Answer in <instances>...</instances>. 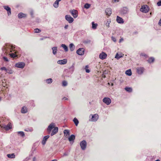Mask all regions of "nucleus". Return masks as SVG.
I'll list each match as a JSON object with an SVG mask.
<instances>
[{
	"label": "nucleus",
	"mask_w": 161,
	"mask_h": 161,
	"mask_svg": "<svg viewBox=\"0 0 161 161\" xmlns=\"http://www.w3.org/2000/svg\"><path fill=\"white\" fill-rule=\"evenodd\" d=\"M15 48L12 45L6 44L2 48V50L4 54L9 55L12 58H15L18 56V55L16 54L17 52Z\"/></svg>",
	"instance_id": "f257e3e1"
},
{
	"label": "nucleus",
	"mask_w": 161,
	"mask_h": 161,
	"mask_svg": "<svg viewBox=\"0 0 161 161\" xmlns=\"http://www.w3.org/2000/svg\"><path fill=\"white\" fill-rule=\"evenodd\" d=\"M56 127V125L54 123H51L48 126L47 129V131L49 134H50L52 130Z\"/></svg>",
	"instance_id": "f03ea898"
},
{
	"label": "nucleus",
	"mask_w": 161,
	"mask_h": 161,
	"mask_svg": "<svg viewBox=\"0 0 161 161\" xmlns=\"http://www.w3.org/2000/svg\"><path fill=\"white\" fill-rule=\"evenodd\" d=\"M25 66V63L23 62H19L16 63L14 65L15 67L21 69H23Z\"/></svg>",
	"instance_id": "7ed1b4c3"
},
{
	"label": "nucleus",
	"mask_w": 161,
	"mask_h": 161,
	"mask_svg": "<svg viewBox=\"0 0 161 161\" xmlns=\"http://www.w3.org/2000/svg\"><path fill=\"white\" fill-rule=\"evenodd\" d=\"M140 10L141 12L143 13H146L148 11L149 9L147 5H144L142 6Z\"/></svg>",
	"instance_id": "20e7f679"
},
{
	"label": "nucleus",
	"mask_w": 161,
	"mask_h": 161,
	"mask_svg": "<svg viewBox=\"0 0 161 161\" xmlns=\"http://www.w3.org/2000/svg\"><path fill=\"white\" fill-rule=\"evenodd\" d=\"M70 12L74 18H75L77 17L78 13L76 10L74 9L70 10Z\"/></svg>",
	"instance_id": "39448f33"
},
{
	"label": "nucleus",
	"mask_w": 161,
	"mask_h": 161,
	"mask_svg": "<svg viewBox=\"0 0 161 161\" xmlns=\"http://www.w3.org/2000/svg\"><path fill=\"white\" fill-rule=\"evenodd\" d=\"M65 18L69 23H71L74 21V19L70 15H67L65 16Z\"/></svg>",
	"instance_id": "423d86ee"
},
{
	"label": "nucleus",
	"mask_w": 161,
	"mask_h": 161,
	"mask_svg": "<svg viewBox=\"0 0 161 161\" xmlns=\"http://www.w3.org/2000/svg\"><path fill=\"white\" fill-rule=\"evenodd\" d=\"M80 145L81 149L83 150H84L86 147V142L85 140L82 141L80 142Z\"/></svg>",
	"instance_id": "0eeeda50"
},
{
	"label": "nucleus",
	"mask_w": 161,
	"mask_h": 161,
	"mask_svg": "<svg viewBox=\"0 0 161 161\" xmlns=\"http://www.w3.org/2000/svg\"><path fill=\"white\" fill-rule=\"evenodd\" d=\"M103 102L107 105H108L111 103L110 99L108 97H104L103 99Z\"/></svg>",
	"instance_id": "6e6552de"
},
{
	"label": "nucleus",
	"mask_w": 161,
	"mask_h": 161,
	"mask_svg": "<svg viewBox=\"0 0 161 161\" xmlns=\"http://www.w3.org/2000/svg\"><path fill=\"white\" fill-rule=\"evenodd\" d=\"M92 116V119L90 120L91 121H96L98 119L99 116L97 114H95L93 115H91Z\"/></svg>",
	"instance_id": "1a4fd4ad"
},
{
	"label": "nucleus",
	"mask_w": 161,
	"mask_h": 161,
	"mask_svg": "<svg viewBox=\"0 0 161 161\" xmlns=\"http://www.w3.org/2000/svg\"><path fill=\"white\" fill-rule=\"evenodd\" d=\"M129 10L126 7L123 8L121 10L120 13L121 14H125L128 13Z\"/></svg>",
	"instance_id": "9d476101"
},
{
	"label": "nucleus",
	"mask_w": 161,
	"mask_h": 161,
	"mask_svg": "<svg viewBox=\"0 0 161 161\" xmlns=\"http://www.w3.org/2000/svg\"><path fill=\"white\" fill-rule=\"evenodd\" d=\"M85 50L83 48H80L76 51L77 53L80 55L84 54Z\"/></svg>",
	"instance_id": "9b49d317"
},
{
	"label": "nucleus",
	"mask_w": 161,
	"mask_h": 161,
	"mask_svg": "<svg viewBox=\"0 0 161 161\" xmlns=\"http://www.w3.org/2000/svg\"><path fill=\"white\" fill-rule=\"evenodd\" d=\"M3 8L7 11L8 14V16L10 15L11 14V10L10 7L8 6H3Z\"/></svg>",
	"instance_id": "f8f14e48"
},
{
	"label": "nucleus",
	"mask_w": 161,
	"mask_h": 161,
	"mask_svg": "<svg viewBox=\"0 0 161 161\" xmlns=\"http://www.w3.org/2000/svg\"><path fill=\"white\" fill-rule=\"evenodd\" d=\"M107 57V54L103 52L99 55V58L102 59H105Z\"/></svg>",
	"instance_id": "ddd939ff"
},
{
	"label": "nucleus",
	"mask_w": 161,
	"mask_h": 161,
	"mask_svg": "<svg viewBox=\"0 0 161 161\" xmlns=\"http://www.w3.org/2000/svg\"><path fill=\"white\" fill-rule=\"evenodd\" d=\"M75 139V136L74 135H72L68 138V140L70 142V143L72 144L74 142V140Z\"/></svg>",
	"instance_id": "4468645a"
},
{
	"label": "nucleus",
	"mask_w": 161,
	"mask_h": 161,
	"mask_svg": "<svg viewBox=\"0 0 161 161\" xmlns=\"http://www.w3.org/2000/svg\"><path fill=\"white\" fill-rule=\"evenodd\" d=\"M105 12L106 15L108 16H109L112 14V9L110 8H107L105 10Z\"/></svg>",
	"instance_id": "2eb2a0df"
},
{
	"label": "nucleus",
	"mask_w": 161,
	"mask_h": 161,
	"mask_svg": "<svg viewBox=\"0 0 161 161\" xmlns=\"http://www.w3.org/2000/svg\"><path fill=\"white\" fill-rule=\"evenodd\" d=\"M58 127H55L53 129L52 131L51 134V136H53L55 134H56L58 132Z\"/></svg>",
	"instance_id": "dca6fc26"
},
{
	"label": "nucleus",
	"mask_w": 161,
	"mask_h": 161,
	"mask_svg": "<svg viewBox=\"0 0 161 161\" xmlns=\"http://www.w3.org/2000/svg\"><path fill=\"white\" fill-rule=\"evenodd\" d=\"M116 21L119 24H123L124 23L123 19L118 16L117 17Z\"/></svg>",
	"instance_id": "f3484780"
},
{
	"label": "nucleus",
	"mask_w": 161,
	"mask_h": 161,
	"mask_svg": "<svg viewBox=\"0 0 161 161\" xmlns=\"http://www.w3.org/2000/svg\"><path fill=\"white\" fill-rule=\"evenodd\" d=\"M144 71V69L142 67H138L137 68V72L139 74H142Z\"/></svg>",
	"instance_id": "a211bd4d"
},
{
	"label": "nucleus",
	"mask_w": 161,
	"mask_h": 161,
	"mask_svg": "<svg viewBox=\"0 0 161 161\" xmlns=\"http://www.w3.org/2000/svg\"><path fill=\"white\" fill-rule=\"evenodd\" d=\"M28 112V109L25 106H23L21 108V112L23 114H25Z\"/></svg>",
	"instance_id": "6ab92c4d"
},
{
	"label": "nucleus",
	"mask_w": 161,
	"mask_h": 161,
	"mask_svg": "<svg viewBox=\"0 0 161 161\" xmlns=\"http://www.w3.org/2000/svg\"><path fill=\"white\" fill-rule=\"evenodd\" d=\"M12 126L10 123H9L7 125H5L3 128L6 130H8L11 128Z\"/></svg>",
	"instance_id": "aec40b11"
},
{
	"label": "nucleus",
	"mask_w": 161,
	"mask_h": 161,
	"mask_svg": "<svg viewBox=\"0 0 161 161\" xmlns=\"http://www.w3.org/2000/svg\"><path fill=\"white\" fill-rule=\"evenodd\" d=\"M49 137V135L46 136L44 137L42 141V144L43 145H44L46 143V141Z\"/></svg>",
	"instance_id": "412c9836"
},
{
	"label": "nucleus",
	"mask_w": 161,
	"mask_h": 161,
	"mask_svg": "<svg viewBox=\"0 0 161 161\" xmlns=\"http://www.w3.org/2000/svg\"><path fill=\"white\" fill-rule=\"evenodd\" d=\"M18 18L19 19L25 18L26 17V15L22 13H20L18 15Z\"/></svg>",
	"instance_id": "4be33fe9"
},
{
	"label": "nucleus",
	"mask_w": 161,
	"mask_h": 161,
	"mask_svg": "<svg viewBox=\"0 0 161 161\" xmlns=\"http://www.w3.org/2000/svg\"><path fill=\"white\" fill-rule=\"evenodd\" d=\"M64 135L65 136L67 137L69 135V130H65L64 131Z\"/></svg>",
	"instance_id": "5701e85b"
},
{
	"label": "nucleus",
	"mask_w": 161,
	"mask_h": 161,
	"mask_svg": "<svg viewBox=\"0 0 161 161\" xmlns=\"http://www.w3.org/2000/svg\"><path fill=\"white\" fill-rule=\"evenodd\" d=\"M124 56V54L122 53L118 54L117 53L115 57V58L117 59H119L120 58Z\"/></svg>",
	"instance_id": "b1692460"
},
{
	"label": "nucleus",
	"mask_w": 161,
	"mask_h": 161,
	"mask_svg": "<svg viewBox=\"0 0 161 161\" xmlns=\"http://www.w3.org/2000/svg\"><path fill=\"white\" fill-rule=\"evenodd\" d=\"M52 50H53V54L55 55L57 51V47H53L52 48Z\"/></svg>",
	"instance_id": "393cba45"
},
{
	"label": "nucleus",
	"mask_w": 161,
	"mask_h": 161,
	"mask_svg": "<svg viewBox=\"0 0 161 161\" xmlns=\"http://www.w3.org/2000/svg\"><path fill=\"white\" fill-rule=\"evenodd\" d=\"M7 156L8 158H15V155L14 153L8 154Z\"/></svg>",
	"instance_id": "a878e982"
},
{
	"label": "nucleus",
	"mask_w": 161,
	"mask_h": 161,
	"mask_svg": "<svg viewBox=\"0 0 161 161\" xmlns=\"http://www.w3.org/2000/svg\"><path fill=\"white\" fill-rule=\"evenodd\" d=\"M6 72L9 74H11L13 73L14 71L10 68H7Z\"/></svg>",
	"instance_id": "bb28decb"
},
{
	"label": "nucleus",
	"mask_w": 161,
	"mask_h": 161,
	"mask_svg": "<svg viewBox=\"0 0 161 161\" xmlns=\"http://www.w3.org/2000/svg\"><path fill=\"white\" fill-rule=\"evenodd\" d=\"M61 47H62L64 49L65 52H67L68 51V48L65 45L62 44L61 45Z\"/></svg>",
	"instance_id": "cd10ccee"
},
{
	"label": "nucleus",
	"mask_w": 161,
	"mask_h": 161,
	"mask_svg": "<svg viewBox=\"0 0 161 161\" xmlns=\"http://www.w3.org/2000/svg\"><path fill=\"white\" fill-rule=\"evenodd\" d=\"M69 48L70 51H73L74 50L75 48V47L73 44L71 43L70 44Z\"/></svg>",
	"instance_id": "c85d7f7f"
},
{
	"label": "nucleus",
	"mask_w": 161,
	"mask_h": 161,
	"mask_svg": "<svg viewBox=\"0 0 161 161\" xmlns=\"http://www.w3.org/2000/svg\"><path fill=\"white\" fill-rule=\"evenodd\" d=\"M17 133L18 135L21 136L22 137H24L25 136L24 132L23 131H18L17 132Z\"/></svg>",
	"instance_id": "c756f323"
},
{
	"label": "nucleus",
	"mask_w": 161,
	"mask_h": 161,
	"mask_svg": "<svg viewBox=\"0 0 161 161\" xmlns=\"http://www.w3.org/2000/svg\"><path fill=\"white\" fill-rule=\"evenodd\" d=\"M56 1L53 4V6L54 7L57 8L58 7L59 1Z\"/></svg>",
	"instance_id": "7c9ffc66"
},
{
	"label": "nucleus",
	"mask_w": 161,
	"mask_h": 161,
	"mask_svg": "<svg viewBox=\"0 0 161 161\" xmlns=\"http://www.w3.org/2000/svg\"><path fill=\"white\" fill-rule=\"evenodd\" d=\"M125 74L126 75L129 76H130L132 74L131 70L130 69L126 70L125 72Z\"/></svg>",
	"instance_id": "2f4dec72"
},
{
	"label": "nucleus",
	"mask_w": 161,
	"mask_h": 161,
	"mask_svg": "<svg viewBox=\"0 0 161 161\" xmlns=\"http://www.w3.org/2000/svg\"><path fill=\"white\" fill-rule=\"evenodd\" d=\"M25 130L27 132H32L33 130V129L32 127H30L25 129Z\"/></svg>",
	"instance_id": "473e14b6"
},
{
	"label": "nucleus",
	"mask_w": 161,
	"mask_h": 161,
	"mask_svg": "<svg viewBox=\"0 0 161 161\" xmlns=\"http://www.w3.org/2000/svg\"><path fill=\"white\" fill-rule=\"evenodd\" d=\"M67 62V59H64L63 60H61V64H64Z\"/></svg>",
	"instance_id": "72a5a7b5"
},
{
	"label": "nucleus",
	"mask_w": 161,
	"mask_h": 161,
	"mask_svg": "<svg viewBox=\"0 0 161 161\" xmlns=\"http://www.w3.org/2000/svg\"><path fill=\"white\" fill-rule=\"evenodd\" d=\"M47 84H51L53 82V80L51 78H49L45 80Z\"/></svg>",
	"instance_id": "f704fd0d"
},
{
	"label": "nucleus",
	"mask_w": 161,
	"mask_h": 161,
	"mask_svg": "<svg viewBox=\"0 0 161 161\" xmlns=\"http://www.w3.org/2000/svg\"><path fill=\"white\" fill-rule=\"evenodd\" d=\"M75 124V125L77 126L79 123V121L78 120L75 118H74L73 120Z\"/></svg>",
	"instance_id": "c9c22d12"
},
{
	"label": "nucleus",
	"mask_w": 161,
	"mask_h": 161,
	"mask_svg": "<svg viewBox=\"0 0 161 161\" xmlns=\"http://www.w3.org/2000/svg\"><path fill=\"white\" fill-rule=\"evenodd\" d=\"M154 59L153 57L150 58L148 60H147L148 62L149 63H151L153 62L154 61Z\"/></svg>",
	"instance_id": "e433bc0d"
},
{
	"label": "nucleus",
	"mask_w": 161,
	"mask_h": 161,
	"mask_svg": "<svg viewBox=\"0 0 161 161\" xmlns=\"http://www.w3.org/2000/svg\"><path fill=\"white\" fill-rule=\"evenodd\" d=\"M125 89L127 91L129 92H130L132 91V89L130 87H126L125 88Z\"/></svg>",
	"instance_id": "4c0bfd02"
},
{
	"label": "nucleus",
	"mask_w": 161,
	"mask_h": 161,
	"mask_svg": "<svg viewBox=\"0 0 161 161\" xmlns=\"http://www.w3.org/2000/svg\"><path fill=\"white\" fill-rule=\"evenodd\" d=\"M92 28L93 29H96L97 28V24H94V22H92Z\"/></svg>",
	"instance_id": "58836bf2"
},
{
	"label": "nucleus",
	"mask_w": 161,
	"mask_h": 161,
	"mask_svg": "<svg viewBox=\"0 0 161 161\" xmlns=\"http://www.w3.org/2000/svg\"><path fill=\"white\" fill-rule=\"evenodd\" d=\"M111 21L110 20H108L105 23V25H106V26L108 27H109V24L110 23Z\"/></svg>",
	"instance_id": "ea45409f"
},
{
	"label": "nucleus",
	"mask_w": 161,
	"mask_h": 161,
	"mask_svg": "<svg viewBox=\"0 0 161 161\" xmlns=\"http://www.w3.org/2000/svg\"><path fill=\"white\" fill-rule=\"evenodd\" d=\"M90 4L89 3H86L84 6V7L86 9H88L90 7Z\"/></svg>",
	"instance_id": "a19ab883"
},
{
	"label": "nucleus",
	"mask_w": 161,
	"mask_h": 161,
	"mask_svg": "<svg viewBox=\"0 0 161 161\" xmlns=\"http://www.w3.org/2000/svg\"><path fill=\"white\" fill-rule=\"evenodd\" d=\"M41 30L38 28H36L34 30V32L35 33H37L40 32Z\"/></svg>",
	"instance_id": "79ce46f5"
},
{
	"label": "nucleus",
	"mask_w": 161,
	"mask_h": 161,
	"mask_svg": "<svg viewBox=\"0 0 161 161\" xmlns=\"http://www.w3.org/2000/svg\"><path fill=\"white\" fill-rule=\"evenodd\" d=\"M67 82L66 81H64L62 82V86H66L67 85Z\"/></svg>",
	"instance_id": "37998d69"
},
{
	"label": "nucleus",
	"mask_w": 161,
	"mask_h": 161,
	"mask_svg": "<svg viewBox=\"0 0 161 161\" xmlns=\"http://www.w3.org/2000/svg\"><path fill=\"white\" fill-rule=\"evenodd\" d=\"M3 58L5 61L8 62L9 61L8 58L5 56H3Z\"/></svg>",
	"instance_id": "c03bdc74"
},
{
	"label": "nucleus",
	"mask_w": 161,
	"mask_h": 161,
	"mask_svg": "<svg viewBox=\"0 0 161 161\" xmlns=\"http://www.w3.org/2000/svg\"><path fill=\"white\" fill-rule=\"evenodd\" d=\"M7 68H6L5 67H2L0 69L1 70H4L6 72L7 71Z\"/></svg>",
	"instance_id": "a18cd8bd"
},
{
	"label": "nucleus",
	"mask_w": 161,
	"mask_h": 161,
	"mask_svg": "<svg viewBox=\"0 0 161 161\" xmlns=\"http://www.w3.org/2000/svg\"><path fill=\"white\" fill-rule=\"evenodd\" d=\"M112 39L114 42H115L116 41V38L114 37H112Z\"/></svg>",
	"instance_id": "49530a36"
},
{
	"label": "nucleus",
	"mask_w": 161,
	"mask_h": 161,
	"mask_svg": "<svg viewBox=\"0 0 161 161\" xmlns=\"http://www.w3.org/2000/svg\"><path fill=\"white\" fill-rule=\"evenodd\" d=\"M158 5V6H161V1H160L158 2L157 3Z\"/></svg>",
	"instance_id": "de8ad7c7"
},
{
	"label": "nucleus",
	"mask_w": 161,
	"mask_h": 161,
	"mask_svg": "<svg viewBox=\"0 0 161 161\" xmlns=\"http://www.w3.org/2000/svg\"><path fill=\"white\" fill-rule=\"evenodd\" d=\"M30 159V158L28 157H27L26 158L25 160H24L23 161H27L29 160Z\"/></svg>",
	"instance_id": "09e8293b"
},
{
	"label": "nucleus",
	"mask_w": 161,
	"mask_h": 161,
	"mask_svg": "<svg viewBox=\"0 0 161 161\" xmlns=\"http://www.w3.org/2000/svg\"><path fill=\"white\" fill-rule=\"evenodd\" d=\"M158 25L161 26V19L159 20V22H158Z\"/></svg>",
	"instance_id": "8fccbe9b"
},
{
	"label": "nucleus",
	"mask_w": 161,
	"mask_h": 161,
	"mask_svg": "<svg viewBox=\"0 0 161 161\" xmlns=\"http://www.w3.org/2000/svg\"><path fill=\"white\" fill-rule=\"evenodd\" d=\"M123 40H124L122 38H121L120 39V40H119V43L121 42H123Z\"/></svg>",
	"instance_id": "3c124183"
},
{
	"label": "nucleus",
	"mask_w": 161,
	"mask_h": 161,
	"mask_svg": "<svg viewBox=\"0 0 161 161\" xmlns=\"http://www.w3.org/2000/svg\"><path fill=\"white\" fill-rule=\"evenodd\" d=\"M68 25H66L64 27V28L65 29H67L68 28Z\"/></svg>",
	"instance_id": "603ef678"
},
{
	"label": "nucleus",
	"mask_w": 161,
	"mask_h": 161,
	"mask_svg": "<svg viewBox=\"0 0 161 161\" xmlns=\"http://www.w3.org/2000/svg\"><path fill=\"white\" fill-rule=\"evenodd\" d=\"M36 160V158L35 157H34L33 158V161H35Z\"/></svg>",
	"instance_id": "864d4df0"
},
{
	"label": "nucleus",
	"mask_w": 161,
	"mask_h": 161,
	"mask_svg": "<svg viewBox=\"0 0 161 161\" xmlns=\"http://www.w3.org/2000/svg\"><path fill=\"white\" fill-rule=\"evenodd\" d=\"M86 71L87 73H89L90 72V70L88 69H86Z\"/></svg>",
	"instance_id": "5fc2aeb1"
},
{
	"label": "nucleus",
	"mask_w": 161,
	"mask_h": 161,
	"mask_svg": "<svg viewBox=\"0 0 161 161\" xmlns=\"http://www.w3.org/2000/svg\"><path fill=\"white\" fill-rule=\"evenodd\" d=\"M68 99V98L67 97H64L63 98V99H64V100H67Z\"/></svg>",
	"instance_id": "6e6d98bb"
},
{
	"label": "nucleus",
	"mask_w": 161,
	"mask_h": 161,
	"mask_svg": "<svg viewBox=\"0 0 161 161\" xmlns=\"http://www.w3.org/2000/svg\"><path fill=\"white\" fill-rule=\"evenodd\" d=\"M57 63L58 64H60V60L58 61Z\"/></svg>",
	"instance_id": "4d7b16f0"
},
{
	"label": "nucleus",
	"mask_w": 161,
	"mask_h": 161,
	"mask_svg": "<svg viewBox=\"0 0 161 161\" xmlns=\"http://www.w3.org/2000/svg\"><path fill=\"white\" fill-rule=\"evenodd\" d=\"M30 13L31 15H33V13L32 11H31L30 12Z\"/></svg>",
	"instance_id": "13d9d810"
},
{
	"label": "nucleus",
	"mask_w": 161,
	"mask_h": 161,
	"mask_svg": "<svg viewBox=\"0 0 161 161\" xmlns=\"http://www.w3.org/2000/svg\"><path fill=\"white\" fill-rule=\"evenodd\" d=\"M43 37H44V39H45L47 38H49V37H47V36H44Z\"/></svg>",
	"instance_id": "bf43d9fd"
},
{
	"label": "nucleus",
	"mask_w": 161,
	"mask_h": 161,
	"mask_svg": "<svg viewBox=\"0 0 161 161\" xmlns=\"http://www.w3.org/2000/svg\"><path fill=\"white\" fill-rule=\"evenodd\" d=\"M43 39H44V37H43V38H41L40 39V40H43Z\"/></svg>",
	"instance_id": "052dcab7"
},
{
	"label": "nucleus",
	"mask_w": 161,
	"mask_h": 161,
	"mask_svg": "<svg viewBox=\"0 0 161 161\" xmlns=\"http://www.w3.org/2000/svg\"><path fill=\"white\" fill-rule=\"evenodd\" d=\"M51 161H57V160L56 159H55L52 160Z\"/></svg>",
	"instance_id": "680f3d73"
},
{
	"label": "nucleus",
	"mask_w": 161,
	"mask_h": 161,
	"mask_svg": "<svg viewBox=\"0 0 161 161\" xmlns=\"http://www.w3.org/2000/svg\"><path fill=\"white\" fill-rule=\"evenodd\" d=\"M155 161H160V160L159 159H158L156 160Z\"/></svg>",
	"instance_id": "e2e57ef3"
},
{
	"label": "nucleus",
	"mask_w": 161,
	"mask_h": 161,
	"mask_svg": "<svg viewBox=\"0 0 161 161\" xmlns=\"http://www.w3.org/2000/svg\"><path fill=\"white\" fill-rule=\"evenodd\" d=\"M1 97H0V101H1Z\"/></svg>",
	"instance_id": "0e129e2a"
},
{
	"label": "nucleus",
	"mask_w": 161,
	"mask_h": 161,
	"mask_svg": "<svg viewBox=\"0 0 161 161\" xmlns=\"http://www.w3.org/2000/svg\"><path fill=\"white\" fill-rule=\"evenodd\" d=\"M114 1V2H116V1H117L118 2L119 1L117 0V1Z\"/></svg>",
	"instance_id": "69168bd1"
},
{
	"label": "nucleus",
	"mask_w": 161,
	"mask_h": 161,
	"mask_svg": "<svg viewBox=\"0 0 161 161\" xmlns=\"http://www.w3.org/2000/svg\"><path fill=\"white\" fill-rule=\"evenodd\" d=\"M113 83H112V86H113Z\"/></svg>",
	"instance_id": "338daca9"
}]
</instances>
